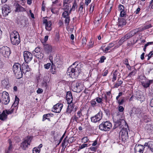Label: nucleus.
<instances>
[{"label":"nucleus","mask_w":153,"mask_h":153,"mask_svg":"<svg viewBox=\"0 0 153 153\" xmlns=\"http://www.w3.org/2000/svg\"><path fill=\"white\" fill-rule=\"evenodd\" d=\"M94 42L90 40L89 45H88L89 48H92L93 46Z\"/></svg>","instance_id":"obj_51"},{"label":"nucleus","mask_w":153,"mask_h":153,"mask_svg":"<svg viewBox=\"0 0 153 153\" xmlns=\"http://www.w3.org/2000/svg\"><path fill=\"white\" fill-rule=\"evenodd\" d=\"M7 118V115L6 114L4 111H3L2 113L0 114V120L2 121H4Z\"/></svg>","instance_id":"obj_24"},{"label":"nucleus","mask_w":153,"mask_h":153,"mask_svg":"<svg viewBox=\"0 0 153 153\" xmlns=\"http://www.w3.org/2000/svg\"><path fill=\"white\" fill-rule=\"evenodd\" d=\"M22 71L24 73H26V72L29 71H30V69L27 64H23L22 65Z\"/></svg>","instance_id":"obj_19"},{"label":"nucleus","mask_w":153,"mask_h":153,"mask_svg":"<svg viewBox=\"0 0 153 153\" xmlns=\"http://www.w3.org/2000/svg\"><path fill=\"white\" fill-rule=\"evenodd\" d=\"M152 80H150L146 82H142V84L143 86L145 88H147L149 86L150 84L152 83Z\"/></svg>","instance_id":"obj_29"},{"label":"nucleus","mask_w":153,"mask_h":153,"mask_svg":"<svg viewBox=\"0 0 153 153\" xmlns=\"http://www.w3.org/2000/svg\"><path fill=\"white\" fill-rule=\"evenodd\" d=\"M12 144H10L8 148L5 150L6 153H11L13 151Z\"/></svg>","instance_id":"obj_36"},{"label":"nucleus","mask_w":153,"mask_h":153,"mask_svg":"<svg viewBox=\"0 0 153 153\" xmlns=\"http://www.w3.org/2000/svg\"><path fill=\"white\" fill-rule=\"evenodd\" d=\"M95 99L96 100V101L97 102L99 103H102V98L99 97H97Z\"/></svg>","instance_id":"obj_48"},{"label":"nucleus","mask_w":153,"mask_h":153,"mask_svg":"<svg viewBox=\"0 0 153 153\" xmlns=\"http://www.w3.org/2000/svg\"><path fill=\"white\" fill-rule=\"evenodd\" d=\"M78 65L77 63H74L72 65L68 68L67 73L68 75L70 76L72 78L77 77L81 72V70L79 68Z\"/></svg>","instance_id":"obj_1"},{"label":"nucleus","mask_w":153,"mask_h":153,"mask_svg":"<svg viewBox=\"0 0 153 153\" xmlns=\"http://www.w3.org/2000/svg\"><path fill=\"white\" fill-rule=\"evenodd\" d=\"M83 111L82 110L80 109L77 112V117L79 120L80 121H82L84 120L83 118L82 117H83L84 115H83L82 114V112Z\"/></svg>","instance_id":"obj_23"},{"label":"nucleus","mask_w":153,"mask_h":153,"mask_svg":"<svg viewBox=\"0 0 153 153\" xmlns=\"http://www.w3.org/2000/svg\"><path fill=\"white\" fill-rule=\"evenodd\" d=\"M0 52L5 57H8L10 53V48L7 46H3L1 48Z\"/></svg>","instance_id":"obj_7"},{"label":"nucleus","mask_w":153,"mask_h":153,"mask_svg":"<svg viewBox=\"0 0 153 153\" xmlns=\"http://www.w3.org/2000/svg\"><path fill=\"white\" fill-rule=\"evenodd\" d=\"M71 121L73 120V122L75 121L77 123H78L79 121H80L77 117L75 115H74L73 117L71 118Z\"/></svg>","instance_id":"obj_35"},{"label":"nucleus","mask_w":153,"mask_h":153,"mask_svg":"<svg viewBox=\"0 0 153 153\" xmlns=\"http://www.w3.org/2000/svg\"><path fill=\"white\" fill-rule=\"evenodd\" d=\"M145 148L144 146L136 145L134 147L135 153H143Z\"/></svg>","instance_id":"obj_13"},{"label":"nucleus","mask_w":153,"mask_h":153,"mask_svg":"<svg viewBox=\"0 0 153 153\" xmlns=\"http://www.w3.org/2000/svg\"><path fill=\"white\" fill-rule=\"evenodd\" d=\"M135 71H132L128 75L127 77H131L132 76H134L135 75Z\"/></svg>","instance_id":"obj_53"},{"label":"nucleus","mask_w":153,"mask_h":153,"mask_svg":"<svg viewBox=\"0 0 153 153\" xmlns=\"http://www.w3.org/2000/svg\"><path fill=\"white\" fill-rule=\"evenodd\" d=\"M12 43L15 45H18L20 42L19 37H16L13 39L11 40Z\"/></svg>","instance_id":"obj_22"},{"label":"nucleus","mask_w":153,"mask_h":153,"mask_svg":"<svg viewBox=\"0 0 153 153\" xmlns=\"http://www.w3.org/2000/svg\"><path fill=\"white\" fill-rule=\"evenodd\" d=\"M69 14L68 11H64L62 13V16L64 18H66L69 17Z\"/></svg>","instance_id":"obj_38"},{"label":"nucleus","mask_w":153,"mask_h":153,"mask_svg":"<svg viewBox=\"0 0 153 153\" xmlns=\"http://www.w3.org/2000/svg\"><path fill=\"white\" fill-rule=\"evenodd\" d=\"M72 111V110H71V109L69 108L68 107L66 110V112L67 113L71 114Z\"/></svg>","instance_id":"obj_64"},{"label":"nucleus","mask_w":153,"mask_h":153,"mask_svg":"<svg viewBox=\"0 0 153 153\" xmlns=\"http://www.w3.org/2000/svg\"><path fill=\"white\" fill-rule=\"evenodd\" d=\"M14 108H13L10 110H4V111L5 113L7 114H11L13 113L14 111Z\"/></svg>","instance_id":"obj_37"},{"label":"nucleus","mask_w":153,"mask_h":153,"mask_svg":"<svg viewBox=\"0 0 153 153\" xmlns=\"http://www.w3.org/2000/svg\"><path fill=\"white\" fill-rule=\"evenodd\" d=\"M35 53V54L33 56L36 57L38 59H42L44 57V54L42 53V52H41V51L37 53Z\"/></svg>","instance_id":"obj_25"},{"label":"nucleus","mask_w":153,"mask_h":153,"mask_svg":"<svg viewBox=\"0 0 153 153\" xmlns=\"http://www.w3.org/2000/svg\"><path fill=\"white\" fill-rule=\"evenodd\" d=\"M126 123L124 120L119 119L115 122L114 126L115 128L119 127L121 128L123 125H126Z\"/></svg>","instance_id":"obj_11"},{"label":"nucleus","mask_w":153,"mask_h":153,"mask_svg":"<svg viewBox=\"0 0 153 153\" xmlns=\"http://www.w3.org/2000/svg\"><path fill=\"white\" fill-rule=\"evenodd\" d=\"M152 25L151 24H149L147 25H146L144 26V27L140 28V31H142L146 30V29H148L152 27Z\"/></svg>","instance_id":"obj_31"},{"label":"nucleus","mask_w":153,"mask_h":153,"mask_svg":"<svg viewBox=\"0 0 153 153\" xmlns=\"http://www.w3.org/2000/svg\"><path fill=\"white\" fill-rule=\"evenodd\" d=\"M126 20L123 18L119 20V21L118 26L119 27H123L126 24Z\"/></svg>","instance_id":"obj_26"},{"label":"nucleus","mask_w":153,"mask_h":153,"mask_svg":"<svg viewBox=\"0 0 153 153\" xmlns=\"http://www.w3.org/2000/svg\"><path fill=\"white\" fill-rule=\"evenodd\" d=\"M153 51H151L148 55V58L147 59L148 60H149L150 58L153 55Z\"/></svg>","instance_id":"obj_54"},{"label":"nucleus","mask_w":153,"mask_h":153,"mask_svg":"<svg viewBox=\"0 0 153 153\" xmlns=\"http://www.w3.org/2000/svg\"><path fill=\"white\" fill-rule=\"evenodd\" d=\"M40 150H39L38 149L34 148L33 150V153H39L40 152Z\"/></svg>","instance_id":"obj_47"},{"label":"nucleus","mask_w":153,"mask_h":153,"mask_svg":"<svg viewBox=\"0 0 153 153\" xmlns=\"http://www.w3.org/2000/svg\"><path fill=\"white\" fill-rule=\"evenodd\" d=\"M64 11H68L69 10V7H70V6H69V4H64Z\"/></svg>","instance_id":"obj_45"},{"label":"nucleus","mask_w":153,"mask_h":153,"mask_svg":"<svg viewBox=\"0 0 153 153\" xmlns=\"http://www.w3.org/2000/svg\"><path fill=\"white\" fill-rule=\"evenodd\" d=\"M66 99L68 103L72 102L73 101V97L71 92L68 91L67 92L66 96Z\"/></svg>","instance_id":"obj_18"},{"label":"nucleus","mask_w":153,"mask_h":153,"mask_svg":"<svg viewBox=\"0 0 153 153\" xmlns=\"http://www.w3.org/2000/svg\"><path fill=\"white\" fill-rule=\"evenodd\" d=\"M2 100L4 104L5 105L8 104L10 100L8 93L6 91H3L2 93Z\"/></svg>","instance_id":"obj_10"},{"label":"nucleus","mask_w":153,"mask_h":153,"mask_svg":"<svg viewBox=\"0 0 153 153\" xmlns=\"http://www.w3.org/2000/svg\"><path fill=\"white\" fill-rule=\"evenodd\" d=\"M2 13L3 15L6 16L10 12L9 6L7 4H5L2 8Z\"/></svg>","instance_id":"obj_14"},{"label":"nucleus","mask_w":153,"mask_h":153,"mask_svg":"<svg viewBox=\"0 0 153 153\" xmlns=\"http://www.w3.org/2000/svg\"><path fill=\"white\" fill-rule=\"evenodd\" d=\"M81 86V84L79 83H77L75 85H73L72 86V91L75 92H79L82 90Z\"/></svg>","instance_id":"obj_15"},{"label":"nucleus","mask_w":153,"mask_h":153,"mask_svg":"<svg viewBox=\"0 0 153 153\" xmlns=\"http://www.w3.org/2000/svg\"><path fill=\"white\" fill-rule=\"evenodd\" d=\"M65 18V24H67V25H68L70 21V17H69Z\"/></svg>","instance_id":"obj_52"},{"label":"nucleus","mask_w":153,"mask_h":153,"mask_svg":"<svg viewBox=\"0 0 153 153\" xmlns=\"http://www.w3.org/2000/svg\"><path fill=\"white\" fill-rule=\"evenodd\" d=\"M127 40L126 39V38L124 36L121 38L120 39L119 42V44L121 45L122 43Z\"/></svg>","instance_id":"obj_42"},{"label":"nucleus","mask_w":153,"mask_h":153,"mask_svg":"<svg viewBox=\"0 0 153 153\" xmlns=\"http://www.w3.org/2000/svg\"><path fill=\"white\" fill-rule=\"evenodd\" d=\"M126 38V39L127 40L128 39L131 37V36L130 35V33H127L126 35H125L124 36Z\"/></svg>","instance_id":"obj_62"},{"label":"nucleus","mask_w":153,"mask_h":153,"mask_svg":"<svg viewBox=\"0 0 153 153\" xmlns=\"http://www.w3.org/2000/svg\"><path fill=\"white\" fill-rule=\"evenodd\" d=\"M23 56L25 61L26 63L30 62L33 58L32 54L27 51L24 52Z\"/></svg>","instance_id":"obj_6"},{"label":"nucleus","mask_w":153,"mask_h":153,"mask_svg":"<svg viewBox=\"0 0 153 153\" xmlns=\"http://www.w3.org/2000/svg\"><path fill=\"white\" fill-rule=\"evenodd\" d=\"M83 3H80V6L79 7L78 11L80 16H82L85 13V11L83 10Z\"/></svg>","instance_id":"obj_27"},{"label":"nucleus","mask_w":153,"mask_h":153,"mask_svg":"<svg viewBox=\"0 0 153 153\" xmlns=\"http://www.w3.org/2000/svg\"><path fill=\"white\" fill-rule=\"evenodd\" d=\"M1 86L3 88H9L10 87L9 80L7 79L3 80L1 81Z\"/></svg>","instance_id":"obj_17"},{"label":"nucleus","mask_w":153,"mask_h":153,"mask_svg":"<svg viewBox=\"0 0 153 153\" xmlns=\"http://www.w3.org/2000/svg\"><path fill=\"white\" fill-rule=\"evenodd\" d=\"M112 124L109 121L103 122L99 126V128L101 130L105 131H108L111 128Z\"/></svg>","instance_id":"obj_3"},{"label":"nucleus","mask_w":153,"mask_h":153,"mask_svg":"<svg viewBox=\"0 0 153 153\" xmlns=\"http://www.w3.org/2000/svg\"><path fill=\"white\" fill-rule=\"evenodd\" d=\"M102 111H100L95 116L91 117V121L94 123L99 121L102 119Z\"/></svg>","instance_id":"obj_9"},{"label":"nucleus","mask_w":153,"mask_h":153,"mask_svg":"<svg viewBox=\"0 0 153 153\" xmlns=\"http://www.w3.org/2000/svg\"><path fill=\"white\" fill-rule=\"evenodd\" d=\"M140 110L138 108H134L131 111V116H133V114H139Z\"/></svg>","instance_id":"obj_28"},{"label":"nucleus","mask_w":153,"mask_h":153,"mask_svg":"<svg viewBox=\"0 0 153 153\" xmlns=\"http://www.w3.org/2000/svg\"><path fill=\"white\" fill-rule=\"evenodd\" d=\"M16 8L15 12H23L25 11L26 10L24 8L18 4H17L16 5Z\"/></svg>","instance_id":"obj_20"},{"label":"nucleus","mask_w":153,"mask_h":153,"mask_svg":"<svg viewBox=\"0 0 153 153\" xmlns=\"http://www.w3.org/2000/svg\"><path fill=\"white\" fill-rule=\"evenodd\" d=\"M51 63H48L47 64H45L44 65V67L45 69H48L51 66Z\"/></svg>","instance_id":"obj_49"},{"label":"nucleus","mask_w":153,"mask_h":153,"mask_svg":"<svg viewBox=\"0 0 153 153\" xmlns=\"http://www.w3.org/2000/svg\"><path fill=\"white\" fill-rule=\"evenodd\" d=\"M123 83V82L121 80H120L119 79H118L117 82L114 85V87L118 88L119 86L121 85Z\"/></svg>","instance_id":"obj_34"},{"label":"nucleus","mask_w":153,"mask_h":153,"mask_svg":"<svg viewBox=\"0 0 153 153\" xmlns=\"http://www.w3.org/2000/svg\"><path fill=\"white\" fill-rule=\"evenodd\" d=\"M124 102V98H122L121 100H119L118 101V102H117L119 104V105H123Z\"/></svg>","instance_id":"obj_50"},{"label":"nucleus","mask_w":153,"mask_h":153,"mask_svg":"<svg viewBox=\"0 0 153 153\" xmlns=\"http://www.w3.org/2000/svg\"><path fill=\"white\" fill-rule=\"evenodd\" d=\"M43 24L45 25L46 29L48 31L51 30V21H48L47 19H44L43 20Z\"/></svg>","instance_id":"obj_16"},{"label":"nucleus","mask_w":153,"mask_h":153,"mask_svg":"<svg viewBox=\"0 0 153 153\" xmlns=\"http://www.w3.org/2000/svg\"><path fill=\"white\" fill-rule=\"evenodd\" d=\"M140 29H141L140 28H137L135 29H134L133 30L134 31L135 34H136V33H137L138 32H139V31L141 32V31H140Z\"/></svg>","instance_id":"obj_59"},{"label":"nucleus","mask_w":153,"mask_h":153,"mask_svg":"<svg viewBox=\"0 0 153 153\" xmlns=\"http://www.w3.org/2000/svg\"><path fill=\"white\" fill-rule=\"evenodd\" d=\"M13 70L16 78L19 79L22 77L23 74L19 64L18 63H15L13 65Z\"/></svg>","instance_id":"obj_2"},{"label":"nucleus","mask_w":153,"mask_h":153,"mask_svg":"<svg viewBox=\"0 0 153 153\" xmlns=\"http://www.w3.org/2000/svg\"><path fill=\"white\" fill-rule=\"evenodd\" d=\"M49 74H46L44 77V81L48 82L49 81Z\"/></svg>","instance_id":"obj_39"},{"label":"nucleus","mask_w":153,"mask_h":153,"mask_svg":"<svg viewBox=\"0 0 153 153\" xmlns=\"http://www.w3.org/2000/svg\"><path fill=\"white\" fill-rule=\"evenodd\" d=\"M31 140L32 138L31 137L27 136L21 143L20 146L24 150H26L27 149L28 146L30 145Z\"/></svg>","instance_id":"obj_5"},{"label":"nucleus","mask_w":153,"mask_h":153,"mask_svg":"<svg viewBox=\"0 0 153 153\" xmlns=\"http://www.w3.org/2000/svg\"><path fill=\"white\" fill-rule=\"evenodd\" d=\"M88 140L89 139L87 137H85L82 139V143H85L87 142Z\"/></svg>","instance_id":"obj_44"},{"label":"nucleus","mask_w":153,"mask_h":153,"mask_svg":"<svg viewBox=\"0 0 153 153\" xmlns=\"http://www.w3.org/2000/svg\"><path fill=\"white\" fill-rule=\"evenodd\" d=\"M63 106L62 104L57 103L54 106L52 111L54 112L59 113L61 111Z\"/></svg>","instance_id":"obj_12"},{"label":"nucleus","mask_w":153,"mask_h":153,"mask_svg":"<svg viewBox=\"0 0 153 153\" xmlns=\"http://www.w3.org/2000/svg\"><path fill=\"white\" fill-rule=\"evenodd\" d=\"M91 106L93 107H94L95 106V105L96 104V101L94 100H92L91 102Z\"/></svg>","instance_id":"obj_60"},{"label":"nucleus","mask_w":153,"mask_h":153,"mask_svg":"<svg viewBox=\"0 0 153 153\" xmlns=\"http://www.w3.org/2000/svg\"><path fill=\"white\" fill-rule=\"evenodd\" d=\"M118 8L119 10H120V11H124V7L121 4L119 5Z\"/></svg>","instance_id":"obj_58"},{"label":"nucleus","mask_w":153,"mask_h":153,"mask_svg":"<svg viewBox=\"0 0 153 153\" xmlns=\"http://www.w3.org/2000/svg\"><path fill=\"white\" fill-rule=\"evenodd\" d=\"M19 100V99L17 97V96H16L15 98V101L13 103L18 105Z\"/></svg>","instance_id":"obj_57"},{"label":"nucleus","mask_w":153,"mask_h":153,"mask_svg":"<svg viewBox=\"0 0 153 153\" xmlns=\"http://www.w3.org/2000/svg\"><path fill=\"white\" fill-rule=\"evenodd\" d=\"M88 146V144H83L79 146V149H78V151H79V150L83 149L85 148V147H87Z\"/></svg>","instance_id":"obj_43"},{"label":"nucleus","mask_w":153,"mask_h":153,"mask_svg":"<svg viewBox=\"0 0 153 153\" xmlns=\"http://www.w3.org/2000/svg\"><path fill=\"white\" fill-rule=\"evenodd\" d=\"M87 40L85 37H83L82 40V43L83 46L86 44Z\"/></svg>","instance_id":"obj_46"},{"label":"nucleus","mask_w":153,"mask_h":153,"mask_svg":"<svg viewBox=\"0 0 153 153\" xmlns=\"http://www.w3.org/2000/svg\"><path fill=\"white\" fill-rule=\"evenodd\" d=\"M128 130H129L128 128H123L120 133V136L121 137L122 141L124 142L128 138Z\"/></svg>","instance_id":"obj_4"},{"label":"nucleus","mask_w":153,"mask_h":153,"mask_svg":"<svg viewBox=\"0 0 153 153\" xmlns=\"http://www.w3.org/2000/svg\"><path fill=\"white\" fill-rule=\"evenodd\" d=\"M68 104H69V105L68 107L69 108L71 109V110H72L73 111V109L74 107V106L73 104L72 103H69Z\"/></svg>","instance_id":"obj_55"},{"label":"nucleus","mask_w":153,"mask_h":153,"mask_svg":"<svg viewBox=\"0 0 153 153\" xmlns=\"http://www.w3.org/2000/svg\"><path fill=\"white\" fill-rule=\"evenodd\" d=\"M52 62V65L51 69V72L52 74H55L56 73V71L55 68L54 67V65L53 64V62L51 61Z\"/></svg>","instance_id":"obj_32"},{"label":"nucleus","mask_w":153,"mask_h":153,"mask_svg":"<svg viewBox=\"0 0 153 153\" xmlns=\"http://www.w3.org/2000/svg\"><path fill=\"white\" fill-rule=\"evenodd\" d=\"M19 37V36L18 33L15 30L13 31V32L11 33L10 34V40L14 39L16 37Z\"/></svg>","instance_id":"obj_21"},{"label":"nucleus","mask_w":153,"mask_h":153,"mask_svg":"<svg viewBox=\"0 0 153 153\" xmlns=\"http://www.w3.org/2000/svg\"><path fill=\"white\" fill-rule=\"evenodd\" d=\"M106 59V58L104 56H102L100 58L99 61L100 62H104V60Z\"/></svg>","instance_id":"obj_63"},{"label":"nucleus","mask_w":153,"mask_h":153,"mask_svg":"<svg viewBox=\"0 0 153 153\" xmlns=\"http://www.w3.org/2000/svg\"><path fill=\"white\" fill-rule=\"evenodd\" d=\"M149 148L153 152V141L149 142Z\"/></svg>","instance_id":"obj_41"},{"label":"nucleus","mask_w":153,"mask_h":153,"mask_svg":"<svg viewBox=\"0 0 153 153\" xmlns=\"http://www.w3.org/2000/svg\"><path fill=\"white\" fill-rule=\"evenodd\" d=\"M114 44L113 43H110L109 45L105 48V50H103L104 52L107 53L108 50L110 49L111 48L114 46Z\"/></svg>","instance_id":"obj_30"},{"label":"nucleus","mask_w":153,"mask_h":153,"mask_svg":"<svg viewBox=\"0 0 153 153\" xmlns=\"http://www.w3.org/2000/svg\"><path fill=\"white\" fill-rule=\"evenodd\" d=\"M117 71L115 70L113 74V78H112V81L114 82L115 80H116L117 77Z\"/></svg>","instance_id":"obj_33"},{"label":"nucleus","mask_w":153,"mask_h":153,"mask_svg":"<svg viewBox=\"0 0 153 153\" xmlns=\"http://www.w3.org/2000/svg\"><path fill=\"white\" fill-rule=\"evenodd\" d=\"M43 45L44 50L46 54H48L52 52L53 49L51 44L45 43H43Z\"/></svg>","instance_id":"obj_8"},{"label":"nucleus","mask_w":153,"mask_h":153,"mask_svg":"<svg viewBox=\"0 0 153 153\" xmlns=\"http://www.w3.org/2000/svg\"><path fill=\"white\" fill-rule=\"evenodd\" d=\"M50 116V114H45L43 116V118L42 120L44 121L46 119H48L47 117H49Z\"/></svg>","instance_id":"obj_56"},{"label":"nucleus","mask_w":153,"mask_h":153,"mask_svg":"<svg viewBox=\"0 0 153 153\" xmlns=\"http://www.w3.org/2000/svg\"><path fill=\"white\" fill-rule=\"evenodd\" d=\"M41 51V49L39 47H37L35 48L33 51V55H34L35 54V53H37Z\"/></svg>","instance_id":"obj_40"},{"label":"nucleus","mask_w":153,"mask_h":153,"mask_svg":"<svg viewBox=\"0 0 153 153\" xmlns=\"http://www.w3.org/2000/svg\"><path fill=\"white\" fill-rule=\"evenodd\" d=\"M118 110L120 112H123L124 111V108L121 106H118Z\"/></svg>","instance_id":"obj_61"}]
</instances>
